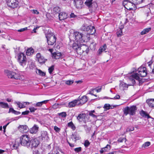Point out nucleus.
Segmentation results:
<instances>
[{
  "mask_svg": "<svg viewBox=\"0 0 154 154\" xmlns=\"http://www.w3.org/2000/svg\"><path fill=\"white\" fill-rule=\"evenodd\" d=\"M20 142L21 145L28 148L29 146L31 138L26 134H23L20 137Z\"/></svg>",
  "mask_w": 154,
  "mask_h": 154,
  "instance_id": "1",
  "label": "nucleus"
},
{
  "mask_svg": "<svg viewBox=\"0 0 154 154\" xmlns=\"http://www.w3.org/2000/svg\"><path fill=\"white\" fill-rule=\"evenodd\" d=\"M137 109V108L136 106L133 105L130 107L126 106L123 110L124 114L125 116H127L128 114L131 116L134 115L135 114Z\"/></svg>",
  "mask_w": 154,
  "mask_h": 154,
  "instance_id": "2",
  "label": "nucleus"
},
{
  "mask_svg": "<svg viewBox=\"0 0 154 154\" xmlns=\"http://www.w3.org/2000/svg\"><path fill=\"white\" fill-rule=\"evenodd\" d=\"M18 61L23 67L25 66L27 62L26 55L23 53H20L18 56Z\"/></svg>",
  "mask_w": 154,
  "mask_h": 154,
  "instance_id": "3",
  "label": "nucleus"
},
{
  "mask_svg": "<svg viewBox=\"0 0 154 154\" xmlns=\"http://www.w3.org/2000/svg\"><path fill=\"white\" fill-rule=\"evenodd\" d=\"M6 3L8 6L12 8L17 7L19 5L18 0H6Z\"/></svg>",
  "mask_w": 154,
  "mask_h": 154,
  "instance_id": "4",
  "label": "nucleus"
},
{
  "mask_svg": "<svg viewBox=\"0 0 154 154\" xmlns=\"http://www.w3.org/2000/svg\"><path fill=\"white\" fill-rule=\"evenodd\" d=\"M131 76L128 78V81L129 82H131V84H128V85H133L135 84V79L137 80H139L140 78L138 75L137 73H135L131 75Z\"/></svg>",
  "mask_w": 154,
  "mask_h": 154,
  "instance_id": "5",
  "label": "nucleus"
},
{
  "mask_svg": "<svg viewBox=\"0 0 154 154\" xmlns=\"http://www.w3.org/2000/svg\"><path fill=\"white\" fill-rule=\"evenodd\" d=\"M75 37V40L80 44L83 43L85 41V38L82 39L83 34L78 32H75L74 33Z\"/></svg>",
  "mask_w": 154,
  "mask_h": 154,
  "instance_id": "6",
  "label": "nucleus"
},
{
  "mask_svg": "<svg viewBox=\"0 0 154 154\" xmlns=\"http://www.w3.org/2000/svg\"><path fill=\"white\" fill-rule=\"evenodd\" d=\"M30 145L28 148L32 149L33 148H35L37 147L39 144V141L36 138H31Z\"/></svg>",
  "mask_w": 154,
  "mask_h": 154,
  "instance_id": "7",
  "label": "nucleus"
},
{
  "mask_svg": "<svg viewBox=\"0 0 154 154\" xmlns=\"http://www.w3.org/2000/svg\"><path fill=\"white\" fill-rule=\"evenodd\" d=\"M7 76L9 78L14 79H20V76L19 74L10 71H8Z\"/></svg>",
  "mask_w": 154,
  "mask_h": 154,
  "instance_id": "8",
  "label": "nucleus"
},
{
  "mask_svg": "<svg viewBox=\"0 0 154 154\" xmlns=\"http://www.w3.org/2000/svg\"><path fill=\"white\" fill-rule=\"evenodd\" d=\"M138 75H140L141 77H144L147 75L146 68L145 67H140L138 69Z\"/></svg>",
  "mask_w": 154,
  "mask_h": 154,
  "instance_id": "9",
  "label": "nucleus"
},
{
  "mask_svg": "<svg viewBox=\"0 0 154 154\" xmlns=\"http://www.w3.org/2000/svg\"><path fill=\"white\" fill-rule=\"evenodd\" d=\"M77 100L78 102V106H80L87 102L88 100V99L86 96H83L81 97H79L77 98Z\"/></svg>",
  "mask_w": 154,
  "mask_h": 154,
  "instance_id": "10",
  "label": "nucleus"
},
{
  "mask_svg": "<svg viewBox=\"0 0 154 154\" xmlns=\"http://www.w3.org/2000/svg\"><path fill=\"white\" fill-rule=\"evenodd\" d=\"M48 44V48H53L54 45L56 41V37L55 36H52L51 38H50L47 40Z\"/></svg>",
  "mask_w": 154,
  "mask_h": 154,
  "instance_id": "11",
  "label": "nucleus"
},
{
  "mask_svg": "<svg viewBox=\"0 0 154 154\" xmlns=\"http://www.w3.org/2000/svg\"><path fill=\"white\" fill-rule=\"evenodd\" d=\"M131 1H132V0L128 3V5L126 6V8L129 11L135 10L136 9V4L134 3L133 2H131Z\"/></svg>",
  "mask_w": 154,
  "mask_h": 154,
  "instance_id": "12",
  "label": "nucleus"
},
{
  "mask_svg": "<svg viewBox=\"0 0 154 154\" xmlns=\"http://www.w3.org/2000/svg\"><path fill=\"white\" fill-rule=\"evenodd\" d=\"M77 119L80 122L86 123L87 120V116L85 114H80L77 117Z\"/></svg>",
  "mask_w": 154,
  "mask_h": 154,
  "instance_id": "13",
  "label": "nucleus"
},
{
  "mask_svg": "<svg viewBox=\"0 0 154 154\" xmlns=\"http://www.w3.org/2000/svg\"><path fill=\"white\" fill-rule=\"evenodd\" d=\"M18 129L23 133L26 132L29 130L28 126L26 125H20L18 127Z\"/></svg>",
  "mask_w": 154,
  "mask_h": 154,
  "instance_id": "14",
  "label": "nucleus"
},
{
  "mask_svg": "<svg viewBox=\"0 0 154 154\" xmlns=\"http://www.w3.org/2000/svg\"><path fill=\"white\" fill-rule=\"evenodd\" d=\"M59 19L60 20H63L67 17V14L64 12H61L59 13Z\"/></svg>",
  "mask_w": 154,
  "mask_h": 154,
  "instance_id": "15",
  "label": "nucleus"
},
{
  "mask_svg": "<svg viewBox=\"0 0 154 154\" xmlns=\"http://www.w3.org/2000/svg\"><path fill=\"white\" fill-rule=\"evenodd\" d=\"M74 2L76 8H81L83 3L82 0H74Z\"/></svg>",
  "mask_w": 154,
  "mask_h": 154,
  "instance_id": "16",
  "label": "nucleus"
},
{
  "mask_svg": "<svg viewBox=\"0 0 154 154\" xmlns=\"http://www.w3.org/2000/svg\"><path fill=\"white\" fill-rule=\"evenodd\" d=\"M78 102L77 99L75 100L69 102L68 103V107L69 108H72L75 107L76 105H78Z\"/></svg>",
  "mask_w": 154,
  "mask_h": 154,
  "instance_id": "17",
  "label": "nucleus"
},
{
  "mask_svg": "<svg viewBox=\"0 0 154 154\" xmlns=\"http://www.w3.org/2000/svg\"><path fill=\"white\" fill-rule=\"evenodd\" d=\"M15 103L18 106V107L20 109H22L26 107L27 104V102H22V103L20 102H16Z\"/></svg>",
  "mask_w": 154,
  "mask_h": 154,
  "instance_id": "18",
  "label": "nucleus"
},
{
  "mask_svg": "<svg viewBox=\"0 0 154 154\" xmlns=\"http://www.w3.org/2000/svg\"><path fill=\"white\" fill-rule=\"evenodd\" d=\"M38 129V127L36 125H34L29 130L31 134H36Z\"/></svg>",
  "mask_w": 154,
  "mask_h": 154,
  "instance_id": "19",
  "label": "nucleus"
},
{
  "mask_svg": "<svg viewBox=\"0 0 154 154\" xmlns=\"http://www.w3.org/2000/svg\"><path fill=\"white\" fill-rule=\"evenodd\" d=\"M146 102L150 107L154 108V99H147Z\"/></svg>",
  "mask_w": 154,
  "mask_h": 154,
  "instance_id": "20",
  "label": "nucleus"
},
{
  "mask_svg": "<svg viewBox=\"0 0 154 154\" xmlns=\"http://www.w3.org/2000/svg\"><path fill=\"white\" fill-rule=\"evenodd\" d=\"M76 51L78 54L81 55L85 52L84 45L80 46Z\"/></svg>",
  "mask_w": 154,
  "mask_h": 154,
  "instance_id": "21",
  "label": "nucleus"
},
{
  "mask_svg": "<svg viewBox=\"0 0 154 154\" xmlns=\"http://www.w3.org/2000/svg\"><path fill=\"white\" fill-rule=\"evenodd\" d=\"M76 51L78 54L81 55L85 52L84 45L80 46Z\"/></svg>",
  "mask_w": 154,
  "mask_h": 154,
  "instance_id": "22",
  "label": "nucleus"
},
{
  "mask_svg": "<svg viewBox=\"0 0 154 154\" xmlns=\"http://www.w3.org/2000/svg\"><path fill=\"white\" fill-rule=\"evenodd\" d=\"M119 87L121 90H124L128 88V86L125 83L122 82H121L120 84Z\"/></svg>",
  "mask_w": 154,
  "mask_h": 154,
  "instance_id": "23",
  "label": "nucleus"
},
{
  "mask_svg": "<svg viewBox=\"0 0 154 154\" xmlns=\"http://www.w3.org/2000/svg\"><path fill=\"white\" fill-rule=\"evenodd\" d=\"M49 100H45L41 102H38L34 105V106L36 107H41L43 104L46 103Z\"/></svg>",
  "mask_w": 154,
  "mask_h": 154,
  "instance_id": "24",
  "label": "nucleus"
},
{
  "mask_svg": "<svg viewBox=\"0 0 154 154\" xmlns=\"http://www.w3.org/2000/svg\"><path fill=\"white\" fill-rule=\"evenodd\" d=\"M41 137H42V140H43V138L47 139L48 138L47 132L46 131H41Z\"/></svg>",
  "mask_w": 154,
  "mask_h": 154,
  "instance_id": "25",
  "label": "nucleus"
},
{
  "mask_svg": "<svg viewBox=\"0 0 154 154\" xmlns=\"http://www.w3.org/2000/svg\"><path fill=\"white\" fill-rule=\"evenodd\" d=\"M141 116L143 117H147L148 119L151 118L149 115L145 111L143 110H141L140 113Z\"/></svg>",
  "mask_w": 154,
  "mask_h": 154,
  "instance_id": "26",
  "label": "nucleus"
},
{
  "mask_svg": "<svg viewBox=\"0 0 154 154\" xmlns=\"http://www.w3.org/2000/svg\"><path fill=\"white\" fill-rule=\"evenodd\" d=\"M110 149V146L108 144L106 146L101 149V150L100 151V153H103L104 152L107 151Z\"/></svg>",
  "mask_w": 154,
  "mask_h": 154,
  "instance_id": "27",
  "label": "nucleus"
},
{
  "mask_svg": "<svg viewBox=\"0 0 154 154\" xmlns=\"http://www.w3.org/2000/svg\"><path fill=\"white\" fill-rule=\"evenodd\" d=\"M34 51V50L32 48H30L27 50L26 54L27 55L29 56L33 54Z\"/></svg>",
  "mask_w": 154,
  "mask_h": 154,
  "instance_id": "28",
  "label": "nucleus"
},
{
  "mask_svg": "<svg viewBox=\"0 0 154 154\" xmlns=\"http://www.w3.org/2000/svg\"><path fill=\"white\" fill-rule=\"evenodd\" d=\"M8 112L9 113L11 112L12 113L16 115H18L20 114L21 113L20 112L14 110V109L12 108H9Z\"/></svg>",
  "mask_w": 154,
  "mask_h": 154,
  "instance_id": "29",
  "label": "nucleus"
},
{
  "mask_svg": "<svg viewBox=\"0 0 154 154\" xmlns=\"http://www.w3.org/2000/svg\"><path fill=\"white\" fill-rule=\"evenodd\" d=\"M0 106L5 109H8L9 108L8 103L3 102H0Z\"/></svg>",
  "mask_w": 154,
  "mask_h": 154,
  "instance_id": "30",
  "label": "nucleus"
},
{
  "mask_svg": "<svg viewBox=\"0 0 154 154\" xmlns=\"http://www.w3.org/2000/svg\"><path fill=\"white\" fill-rule=\"evenodd\" d=\"M93 0H86L85 4L88 8H90L92 6Z\"/></svg>",
  "mask_w": 154,
  "mask_h": 154,
  "instance_id": "31",
  "label": "nucleus"
},
{
  "mask_svg": "<svg viewBox=\"0 0 154 154\" xmlns=\"http://www.w3.org/2000/svg\"><path fill=\"white\" fill-rule=\"evenodd\" d=\"M106 48V45H104L103 46L101 47L98 51L99 54H101L103 51H105Z\"/></svg>",
  "mask_w": 154,
  "mask_h": 154,
  "instance_id": "32",
  "label": "nucleus"
},
{
  "mask_svg": "<svg viewBox=\"0 0 154 154\" xmlns=\"http://www.w3.org/2000/svg\"><path fill=\"white\" fill-rule=\"evenodd\" d=\"M20 142L17 140L15 141V143L13 144L12 147L14 149H17L20 144Z\"/></svg>",
  "mask_w": 154,
  "mask_h": 154,
  "instance_id": "33",
  "label": "nucleus"
},
{
  "mask_svg": "<svg viewBox=\"0 0 154 154\" xmlns=\"http://www.w3.org/2000/svg\"><path fill=\"white\" fill-rule=\"evenodd\" d=\"M151 30L150 27L147 28L143 29V30L141 32L140 34L141 35H144L148 32Z\"/></svg>",
  "mask_w": 154,
  "mask_h": 154,
  "instance_id": "34",
  "label": "nucleus"
},
{
  "mask_svg": "<svg viewBox=\"0 0 154 154\" xmlns=\"http://www.w3.org/2000/svg\"><path fill=\"white\" fill-rule=\"evenodd\" d=\"M67 125L68 126L71 128L73 131H74L76 127L72 121L68 123Z\"/></svg>",
  "mask_w": 154,
  "mask_h": 154,
  "instance_id": "35",
  "label": "nucleus"
},
{
  "mask_svg": "<svg viewBox=\"0 0 154 154\" xmlns=\"http://www.w3.org/2000/svg\"><path fill=\"white\" fill-rule=\"evenodd\" d=\"M78 44L79 42H77V43H74L72 45V48L75 51L77 50L79 46L81 45H79Z\"/></svg>",
  "mask_w": 154,
  "mask_h": 154,
  "instance_id": "36",
  "label": "nucleus"
},
{
  "mask_svg": "<svg viewBox=\"0 0 154 154\" xmlns=\"http://www.w3.org/2000/svg\"><path fill=\"white\" fill-rule=\"evenodd\" d=\"M36 72L37 74L41 76H44L45 75V73L42 72L40 69H37L36 71Z\"/></svg>",
  "mask_w": 154,
  "mask_h": 154,
  "instance_id": "37",
  "label": "nucleus"
},
{
  "mask_svg": "<svg viewBox=\"0 0 154 154\" xmlns=\"http://www.w3.org/2000/svg\"><path fill=\"white\" fill-rule=\"evenodd\" d=\"M60 11V8L58 7H56L54 8L53 9V11L55 14L58 13Z\"/></svg>",
  "mask_w": 154,
  "mask_h": 154,
  "instance_id": "38",
  "label": "nucleus"
},
{
  "mask_svg": "<svg viewBox=\"0 0 154 154\" xmlns=\"http://www.w3.org/2000/svg\"><path fill=\"white\" fill-rule=\"evenodd\" d=\"M46 60H47L45 59L43 56H42L41 57L38 59V61L40 63H43L45 62Z\"/></svg>",
  "mask_w": 154,
  "mask_h": 154,
  "instance_id": "39",
  "label": "nucleus"
},
{
  "mask_svg": "<svg viewBox=\"0 0 154 154\" xmlns=\"http://www.w3.org/2000/svg\"><path fill=\"white\" fill-rule=\"evenodd\" d=\"M134 3L136 5L140 4L143 2L144 0H132Z\"/></svg>",
  "mask_w": 154,
  "mask_h": 154,
  "instance_id": "40",
  "label": "nucleus"
},
{
  "mask_svg": "<svg viewBox=\"0 0 154 154\" xmlns=\"http://www.w3.org/2000/svg\"><path fill=\"white\" fill-rule=\"evenodd\" d=\"M45 36L47 40L50 38H51L52 36H55L52 33H47L45 34Z\"/></svg>",
  "mask_w": 154,
  "mask_h": 154,
  "instance_id": "41",
  "label": "nucleus"
},
{
  "mask_svg": "<svg viewBox=\"0 0 154 154\" xmlns=\"http://www.w3.org/2000/svg\"><path fill=\"white\" fill-rule=\"evenodd\" d=\"M92 28L89 31L88 34L91 35H93L96 32V30L94 26H92Z\"/></svg>",
  "mask_w": 154,
  "mask_h": 154,
  "instance_id": "42",
  "label": "nucleus"
},
{
  "mask_svg": "<svg viewBox=\"0 0 154 154\" xmlns=\"http://www.w3.org/2000/svg\"><path fill=\"white\" fill-rule=\"evenodd\" d=\"M89 35H87V36L84 35L83 34V36L82 37V39L85 38V41L83 42H87L89 40L90 37L89 36Z\"/></svg>",
  "mask_w": 154,
  "mask_h": 154,
  "instance_id": "43",
  "label": "nucleus"
},
{
  "mask_svg": "<svg viewBox=\"0 0 154 154\" xmlns=\"http://www.w3.org/2000/svg\"><path fill=\"white\" fill-rule=\"evenodd\" d=\"M150 145V143L149 142H147L144 143L142 146V148H145L148 146Z\"/></svg>",
  "mask_w": 154,
  "mask_h": 154,
  "instance_id": "44",
  "label": "nucleus"
},
{
  "mask_svg": "<svg viewBox=\"0 0 154 154\" xmlns=\"http://www.w3.org/2000/svg\"><path fill=\"white\" fill-rule=\"evenodd\" d=\"M58 115L60 116H61L62 117H65L66 116V113L65 112H62L58 113Z\"/></svg>",
  "mask_w": 154,
  "mask_h": 154,
  "instance_id": "45",
  "label": "nucleus"
},
{
  "mask_svg": "<svg viewBox=\"0 0 154 154\" xmlns=\"http://www.w3.org/2000/svg\"><path fill=\"white\" fill-rule=\"evenodd\" d=\"M54 69V65H52L48 69V72L49 73L51 74L53 71Z\"/></svg>",
  "mask_w": 154,
  "mask_h": 154,
  "instance_id": "46",
  "label": "nucleus"
},
{
  "mask_svg": "<svg viewBox=\"0 0 154 154\" xmlns=\"http://www.w3.org/2000/svg\"><path fill=\"white\" fill-rule=\"evenodd\" d=\"M117 34L118 37L121 36L122 34V30L121 29H119L117 32Z\"/></svg>",
  "mask_w": 154,
  "mask_h": 154,
  "instance_id": "47",
  "label": "nucleus"
},
{
  "mask_svg": "<svg viewBox=\"0 0 154 154\" xmlns=\"http://www.w3.org/2000/svg\"><path fill=\"white\" fill-rule=\"evenodd\" d=\"M129 1L127 0H124L123 1L122 4L125 8H126V6L128 5V3H129Z\"/></svg>",
  "mask_w": 154,
  "mask_h": 154,
  "instance_id": "48",
  "label": "nucleus"
},
{
  "mask_svg": "<svg viewBox=\"0 0 154 154\" xmlns=\"http://www.w3.org/2000/svg\"><path fill=\"white\" fill-rule=\"evenodd\" d=\"M96 45V44L95 43H94V42H92L90 46V48L93 50L95 49V45Z\"/></svg>",
  "mask_w": 154,
  "mask_h": 154,
  "instance_id": "49",
  "label": "nucleus"
},
{
  "mask_svg": "<svg viewBox=\"0 0 154 154\" xmlns=\"http://www.w3.org/2000/svg\"><path fill=\"white\" fill-rule=\"evenodd\" d=\"M110 105L109 104H105L104 106V108L106 110H108L110 109Z\"/></svg>",
  "mask_w": 154,
  "mask_h": 154,
  "instance_id": "50",
  "label": "nucleus"
},
{
  "mask_svg": "<svg viewBox=\"0 0 154 154\" xmlns=\"http://www.w3.org/2000/svg\"><path fill=\"white\" fill-rule=\"evenodd\" d=\"M84 47L85 51L87 54H88L89 51V48L86 45H84Z\"/></svg>",
  "mask_w": 154,
  "mask_h": 154,
  "instance_id": "51",
  "label": "nucleus"
},
{
  "mask_svg": "<svg viewBox=\"0 0 154 154\" xmlns=\"http://www.w3.org/2000/svg\"><path fill=\"white\" fill-rule=\"evenodd\" d=\"M29 109L31 112H34L37 109V108L32 107H30Z\"/></svg>",
  "mask_w": 154,
  "mask_h": 154,
  "instance_id": "52",
  "label": "nucleus"
},
{
  "mask_svg": "<svg viewBox=\"0 0 154 154\" xmlns=\"http://www.w3.org/2000/svg\"><path fill=\"white\" fill-rule=\"evenodd\" d=\"M86 31H87L88 32H88L91 29H93L92 28V26H87V28H86Z\"/></svg>",
  "mask_w": 154,
  "mask_h": 154,
  "instance_id": "53",
  "label": "nucleus"
},
{
  "mask_svg": "<svg viewBox=\"0 0 154 154\" xmlns=\"http://www.w3.org/2000/svg\"><path fill=\"white\" fill-rule=\"evenodd\" d=\"M72 138L75 140V141L76 140L79 139L76 135L75 134H72Z\"/></svg>",
  "mask_w": 154,
  "mask_h": 154,
  "instance_id": "54",
  "label": "nucleus"
},
{
  "mask_svg": "<svg viewBox=\"0 0 154 154\" xmlns=\"http://www.w3.org/2000/svg\"><path fill=\"white\" fill-rule=\"evenodd\" d=\"M90 144V143L88 140H87L85 141L84 143V145L86 147H87Z\"/></svg>",
  "mask_w": 154,
  "mask_h": 154,
  "instance_id": "55",
  "label": "nucleus"
},
{
  "mask_svg": "<svg viewBox=\"0 0 154 154\" xmlns=\"http://www.w3.org/2000/svg\"><path fill=\"white\" fill-rule=\"evenodd\" d=\"M126 139V138H125L121 137V138H119L118 139L117 141L119 142H122L124 140H125Z\"/></svg>",
  "mask_w": 154,
  "mask_h": 154,
  "instance_id": "56",
  "label": "nucleus"
},
{
  "mask_svg": "<svg viewBox=\"0 0 154 154\" xmlns=\"http://www.w3.org/2000/svg\"><path fill=\"white\" fill-rule=\"evenodd\" d=\"M73 82L72 81L68 80L66 81V83L68 85H70L72 84Z\"/></svg>",
  "mask_w": 154,
  "mask_h": 154,
  "instance_id": "57",
  "label": "nucleus"
},
{
  "mask_svg": "<svg viewBox=\"0 0 154 154\" xmlns=\"http://www.w3.org/2000/svg\"><path fill=\"white\" fill-rule=\"evenodd\" d=\"M54 129L55 131L57 132H59L60 130V128H58L57 126H55L54 127Z\"/></svg>",
  "mask_w": 154,
  "mask_h": 154,
  "instance_id": "58",
  "label": "nucleus"
},
{
  "mask_svg": "<svg viewBox=\"0 0 154 154\" xmlns=\"http://www.w3.org/2000/svg\"><path fill=\"white\" fill-rule=\"evenodd\" d=\"M27 29V27H26L24 28H22V29H18L17 31L18 32H23V31H25V30H26Z\"/></svg>",
  "mask_w": 154,
  "mask_h": 154,
  "instance_id": "59",
  "label": "nucleus"
},
{
  "mask_svg": "<svg viewBox=\"0 0 154 154\" xmlns=\"http://www.w3.org/2000/svg\"><path fill=\"white\" fill-rule=\"evenodd\" d=\"M32 13L36 14H39V12L36 10H33L32 11Z\"/></svg>",
  "mask_w": 154,
  "mask_h": 154,
  "instance_id": "60",
  "label": "nucleus"
},
{
  "mask_svg": "<svg viewBox=\"0 0 154 154\" xmlns=\"http://www.w3.org/2000/svg\"><path fill=\"white\" fill-rule=\"evenodd\" d=\"M87 26L85 25H83L82 27H81V29L83 31H86V29L87 28Z\"/></svg>",
  "mask_w": 154,
  "mask_h": 154,
  "instance_id": "61",
  "label": "nucleus"
},
{
  "mask_svg": "<svg viewBox=\"0 0 154 154\" xmlns=\"http://www.w3.org/2000/svg\"><path fill=\"white\" fill-rule=\"evenodd\" d=\"M82 150V148L81 147H79L78 148L75 149L74 150L77 152H78L79 151H81Z\"/></svg>",
  "mask_w": 154,
  "mask_h": 154,
  "instance_id": "62",
  "label": "nucleus"
},
{
  "mask_svg": "<svg viewBox=\"0 0 154 154\" xmlns=\"http://www.w3.org/2000/svg\"><path fill=\"white\" fill-rule=\"evenodd\" d=\"M29 112V111H26L22 112V114L24 115H28Z\"/></svg>",
  "mask_w": 154,
  "mask_h": 154,
  "instance_id": "63",
  "label": "nucleus"
},
{
  "mask_svg": "<svg viewBox=\"0 0 154 154\" xmlns=\"http://www.w3.org/2000/svg\"><path fill=\"white\" fill-rule=\"evenodd\" d=\"M70 15L71 18H75L77 17V16L74 14L72 13Z\"/></svg>",
  "mask_w": 154,
  "mask_h": 154,
  "instance_id": "64",
  "label": "nucleus"
}]
</instances>
